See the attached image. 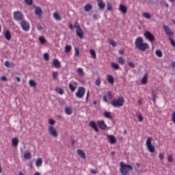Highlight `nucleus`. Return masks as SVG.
<instances>
[{"label":"nucleus","instance_id":"nucleus-1","mask_svg":"<svg viewBox=\"0 0 175 175\" xmlns=\"http://www.w3.org/2000/svg\"><path fill=\"white\" fill-rule=\"evenodd\" d=\"M135 45L138 50H140V51H146L147 49H150V45H148L147 42L144 43V40L142 37L136 38Z\"/></svg>","mask_w":175,"mask_h":175},{"label":"nucleus","instance_id":"nucleus-2","mask_svg":"<svg viewBox=\"0 0 175 175\" xmlns=\"http://www.w3.org/2000/svg\"><path fill=\"white\" fill-rule=\"evenodd\" d=\"M120 173L122 175H129V172L133 170V166L131 164H125L124 162H120Z\"/></svg>","mask_w":175,"mask_h":175},{"label":"nucleus","instance_id":"nucleus-3","mask_svg":"<svg viewBox=\"0 0 175 175\" xmlns=\"http://www.w3.org/2000/svg\"><path fill=\"white\" fill-rule=\"evenodd\" d=\"M124 97L120 96L117 99L113 100L111 105L113 106V107H121L122 106H124Z\"/></svg>","mask_w":175,"mask_h":175},{"label":"nucleus","instance_id":"nucleus-4","mask_svg":"<svg viewBox=\"0 0 175 175\" xmlns=\"http://www.w3.org/2000/svg\"><path fill=\"white\" fill-rule=\"evenodd\" d=\"M152 137H149L146 139V146L149 151V152H155V146H154L152 144Z\"/></svg>","mask_w":175,"mask_h":175},{"label":"nucleus","instance_id":"nucleus-5","mask_svg":"<svg viewBox=\"0 0 175 175\" xmlns=\"http://www.w3.org/2000/svg\"><path fill=\"white\" fill-rule=\"evenodd\" d=\"M85 94V88H84V87H79L75 94V96L77 98H78V99H82V98H84Z\"/></svg>","mask_w":175,"mask_h":175},{"label":"nucleus","instance_id":"nucleus-6","mask_svg":"<svg viewBox=\"0 0 175 175\" xmlns=\"http://www.w3.org/2000/svg\"><path fill=\"white\" fill-rule=\"evenodd\" d=\"M21 27L22 29L25 32H28V31H29V28H30L29 23L25 20L21 21Z\"/></svg>","mask_w":175,"mask_h":175},{"label":"nucleus","instance_id":"nucleus-7","mask_svg":"<svg viewBox=\"0 0 175 175\" xmlns=\"http://www.w3.org/2000/svg\"><path fill=\"white\" fill-rule=\"evenodd\" d=\"M14 18L16 21H23V20H24V14H23V12L20 11L14 12Z\"/></svg>","mask_w":175,"mask_h":175},{"label":"nucleus","instance_id":"nucleus-8","mask_svg":"<svg viewBox=\"0 0 175 175\" xmlns=\"http://www.w3.org/2000/svg\"><path fill=\"white\" fill-rule=\"evenodd\" d=\"M144 36L146 39L149 40V42H150L151 43H152V42H155V36H154V34L152 33L150 31H146L144 33Z\"/></svg>","mask_w":175,"mask_h":175},{"label":"nucleus","instance_id":"nucleus-9","mask_svg":"<svg viewBox=\"0 0 175 175\" xmlns=\"http://www.w3.org/2000/svg\"><path fill=\"white\" fill-rule=\"evenodd\" d=\"M48 131L51 136H53V137H58V132H57V129H55L54 126H49L48 127Z\"/></svg>","mask_w":175,"mask_h":175},{"label":"nucleus","instance_id":"nucleus-10","mask_svg":"<svg viewBox=\"0 0 175 175\" xmlns=\"http://www.w3.org/2000/svg\"><path fill=\"white\" fill-rule=\"evenodd\" d=\"M75 28H77L76 32L77 36L81 38V39H83V38H84V33L83 32V30H81V28H80V25H77V26H76V24H75Z\"/></svg>","mask_w":175,"mask_h":175},{"label":"nucleus","instance_id":"nucleus-11","mask_svg":"<svg viewBox=\"0 0 175 175\" xmlns=\"http://www.w3.org/2000/svg\"><path fill=\"white\" fill-rule=\"evenodd\" d=\"M97 124L102 131H105L107 128V125H106L105 120L97 121Z\"/></svg>","mask_w":175,"mask_h":175},{"label":"nucleus","instance_id":"nucleus-12","mask_svg":"<svg viewBox=\"0 0 175 175\" xmlns=\"http://www.w3.org/2000/svg\"><path fill=\"white\" fill-rule=\"evenodd\" d=\"M107 139H109V143L111 144H115V143H117V139H116V137L113 135H107Z\"/></svg>","mask_w":175,"mask_h":175},{"label":"nucleus","instance_id":"nucleus-13","mask_svg":"<svg viewBox=\"0 0 175 175\" xmlns=\"http://www.w3.org/2000/svg\"><path fill=\"white\" fill-rule=\"evenodd\" d=\"M35 14L38 17H42V15L43 14V11L42 10V8L36 7Z\"/></svg>","mask_w":175,"mask_h":175},{"label":"nucleus","instance_id":"nucleus-14","mask_svg":"<svg viewBox=\"0 0 175 175\" xmlns=\"http://www.w3.org/2000/svg\"><path fill=\"white\" fill-rule=\"evenodd\" d=\"M163 28L167 36H172V35H173V33H172V31H170V28H169V27L164 25L163 26Z\"/></svg>","mask_w":175,"mask_h":175},{"label":"nucleus","instance_id":"nucleus-15","mask_svg":"<svg viewBox=\"0 0 175 175\" xmlns=\"http://www.w3.org/2000/svg\"><path fill=\"white\" fill-rule=\"evenodd\" d=\"M97 2H98V6L99 9H100L101 10H105L106 4L103 3V0H97Z\"/></svg>","mask_w":175,"mask_h":175},{"label":"nucleus","instance_id":"nucleus-16","mask_svg":"<svg viewBox=\"0 0 175 175\" xmlns=\"http://www.w3.org/2000/svg\"><path fill=\"white\" fill-rule=\"evenodd\" d=\"M52 65L53 66H54V68H58L61 66V62H59V60H58L57 59H53Z\"/></svg>","mask_w":175,"mask_h":175},{"label":"nucleus","instance_id":"nucleus-17","mask_svg":"<svg viewBox=\"0 0 175 175\" xmlns=\"http://www.w3.org/2000/svg\"><path fill=\"white\" fill-rule=\"evenodd\" d=\"M90 125L91 126V128H92L95 132H99V130L98 129V126H96V123H95L94 121H90Z\"/></svg>","mask_w":175,"mask_h":175},{"label":"nucleus","instance_id":"nucleus-18","mask_svg":"<svg viewBox=\"0 0 175 175\" xmlns=\"http://www.w3.org/2000/svg\"><path fill=\"white\" fill-rule=\"evenodd\" d=\"M119 10L123 13V14H126V12L128 11V9L126 8V6L120 4L119 6Z\"/></svg>","mask_w":175,"mask_h":175},{"label":"nucleus","instance_id":"nucleus-19","mask_svg":"<svg viewBox=\"0 0 175 175\" xmlns=\"http://www.w3.org/2000/svg\"><path fill=\"white\" fill-rule=\"evenodd\" d=\"M77 154L78 155H79V157H81V158H82L83 159H85V153L84 152V151H83V150L79 149L77 150Z\"/></svg>","mask_w":175,"mask_h":175},{"label":"nucleus","instance_id":"nucleus-20","mask_svg":"<svg viewBox=\"0 0 175 175\" xmlns=\"http://www.w3.org/2000/svg\"><path fill=\"white\" fill-rule=\"evenodd\" d=\"M53 18H55V20H56V21H61V20H62L61 15H59L58 12L53 13Z\"/></svg>","mask_w":175,"mask_h":175},{"label":"nucleus","instance_id":"nucleus-21","mask_svg":"<svg viewBox=\"0 0 175 175\" xmlns=\"http://www.w3.org/2000/svg\"><path fill=\"white\" fill-rule=\"evenodd\" d=\"M148 80V75L147 74H145L141 80L142 84H144V85L147 84Z\"/></svg>","mask_w":175,"mask_h":175},{"label":"nucleus","instance_id":"nucleus-22","mask_svg":"<svg viewBox=\"0 0 175 175\" xmlns=\"http://www.w3.org/2000/svg\"><path fill=\"white\" fill-rule=\"evenodd\" d=\"M84 9L85 12H91V10H92V5H91V3H87L84 6Z\"/></svg>","mask_w":175,"mask_h":175},{"label":"nucleus","instance_id":"nucleus-23","mask_svg":"<svg viewBox=\"0 0 175 175\" xmlns=\"http://www.w3.org/2000/svg\"><path fill=\"white\" fill-rule=\"evenodd\" d=\"M5 38L7 40H10V39H12V34H10V31H9V30L5 31Z\"/></svg>","mask_w":175,"mask_h":175},{"label":"nucleus","instance_id":"nucleus-24","mask_svg":"<svg viewBox=\"0 0 175 175\" xmlns=\"http://www.w3.org/2000/svg\"><path fill=\"white\" fill-rule=\"evenodd\" d=\"M65 113L66 114H67V116H70L71 114L73 113V110L70 107H66Z\"/></svg>","mask_w":175,"mask_h":175},{"label":"nucleus","instance_id":"nucleus-25","mask_svg":"<svg viewBox=\"0 0 175 175\" xmlns=\"http://www.w3.org/2000/svg\"><path fill=\"white\" fill-rule=\"evenodd\" d=\"M24 158L25 159H31V158H32V154L30 153V152H25Z\"/></svg>","mask_w":175,"mask_h":175},{"label":"nucleus","instance_id":"nucleus-26","mask_svg":"<svg viewBox=\"0 0 175 175\" xmlns=\"http://www.w3.org/2000/svg\"><path fill=\"white\" fill-rule=\"evenodd\" d=\"M107 79L110 84H114V77L111 75H107Z\"/></svg>","mask_w":175,"mask_h":175},{"label":"nucleus","instance_id":"nucleus-27","mask_svg":"<svg viewBox=\"0 0 175 175\" xmlns=\"http://www.w3.org/2000/svg\"><path fill=\"white\" fill-rule=\"evenodd\" d=\"M12 146L14 147H17L18 146V138H13L12 139Z\"/></svg>","mask_w":175,"mask_h":175},{"label":"nucleus","instance_id":"nucleus-28","mask_svg":"<svg viewBox=\"0 0 175 175\" xmlns=\"http://www.w3.org/2000/svg\"><path fill=\"white\" fill-rule=\"evenodd\" d=\"M55 92L57 93V94H59V95H64V89L61 88H58L57 87L55 88Z\"/></svg>","mask_w":175,"mask_h":175},{"label":"nucleus","instance_id":"nucleus-29","mask_svg":"<svg viewBox=\"0 0 175 175\" xmlns=\"http://www.w3.org/2000/svg\"><path fill=\"white\" fill-rule=\"evenodd\" d=\"M77 73L79 76L83 77L84 76V70H83L82 68H77Z\"/></svg>","mask_w":175,"mask_h":175},{"label":"nucleus","instance_id":"nucleus-30","mask_svg":"<svg viewBox=\"0 0 175 175\" xmlns=\"http://www.w3.org/2000/svg\"><path fill=\"white\" fill-rule=\"evenodd\" d=\"M29 84L30 87H32L33 88H35V87H36V85H37L36 81H35V80H33V79H31L29 81Z\"/></svg>","mask_w":175,"mask_h":175},{"label":"nucleus","instance_id":"nucleus-31","mask_svg":"<svg viewBox=\"0 0 175 175\" xmlns=\"http://www.w3.org/2000/svg\"><path fill=\"white\" fill-rule=\"evenodd\" d=\"M42 162H43V161L42 160V158L37 159L36 162V165L37 167H40V166H42Z\"/></svg>","mask_w":175,"mask_h":175},{"label":"nucleus","instance_id":"nucleus-32","mask_svg":"<svg viewBox=\"0 0 175 175\" xmlns=\"http://www.w3.org/2000/svg\"><path fill=\"white\" fill-rule=\"evenodd\" d=\"M104 116L105 117V118H109V120H111L113 118V116H111V113L108 111H105L104 113Z\"/></svg>","mask_w":175,"mask_h":175},{"label":"nucleus","instance_id":"nucleus-33","mask_svg":"<svg viewBox=\"0 0 175 175\" xmlns=\"http://www.w3.org/2000/svg\"><path fill=\"white\" fill-rule=\"evenodd\" d=\"M142 16L145 18H147L148 20H150L151 18V14L148 12H144L142 14Z\"/></svg>","mask_w":175,"mask_h":175},{"label":"nucleus","instance_id":"nucleus-34","mask_svg":"<svg viewBox=\"0 0 175 175\" xmlns=\"http://www.w3.org/2000/svg\"><path fill=\"white\" fill-rule=\"evenodd\" d=\"M118 61L121 65H124V64L126 62L125 59H124L122 57H118Z\"/></svg>","mask_w":175,"mask_h":175},{"label":"nucleus","instance_id":"nucleus-35","mask_svg":"<svg viewBox=\"0 0 175 175\" xmlns=\"http://www.w3.org/2000/svg\"><path fill=\"white\" fill-rule=\"evenodd\" d=\"M111 66L115 69V70H118V69H120V65L114 62L111 63Z\"/></svg>","mask_w":175,"mask_h":175},{"label":"nucleus","instance_id":"nucleus-36","mask_svg":"<svg viewBox=\"0 0 175 175\" xmlns=\"http://www.w3.org/2000/svg\"><path fill=\"white\" fill-rule=\"evenodd\" d=\"M69 88L72 92H75L76 91V86L73 85V83H69Z\"/></svg>","mask_w":175,"mask_h":175},{"label":"nucleus","instance_id":"nucleus-37","mask_svg":"<svg viewBox=\"0 0 175 175\" xmlns=\"http://www.w3.org/2000/svg\"><path fill=\"white\" fill-rule=\"evenodd\" d=\"M91 55L92 56V58L95 59L96 58V52H95V50L91 49L90 51Z\"/></svg>","mask_w":175,"mask_h":175},{"label":"nucleus","instance_id":"nucleus-38","mask_svg":"<svg viewBox=\"0 0 175 175\" xmlns=\"http://www.w3.org/2000/svg\"><path fill=\"white\" fill-rule=\"evenodd\" d=\"M52 77L53 80H57V77H58V72L53 71L52 72Z\"/></svg>","mask_w":175,"mask_h":175},{"label":"nucleus","instance_id":"nucleus-39","mask_svg":"<svg viewBox=\"0 0 175 175\" xmlns=\"http://www.w3.org/2000/svg\"><path fill=\"white\" fill-rule=\"evenodd\" d=\"M155 53H156V55H157V57H159V58L162 57V55H163V54H162V51H161V50H157L156 52H155Z\"/></svg>","mask_w":175,"mask_h":175},{"label":"nucleus","instance_id":"nucleus-40","mask_svg":"<svg viewBox=\"0 0 175 175\" xmlns=\"http://www.w3.org/2000/svg\"><path fill=\"white\" fill-rule=\"evenodd\" d=\"M161 6H165V8H169V3H167V2H166V1H165V0H163L161 2Z\"/></svg>","mask_w":175,"mask_h":175},{"label":"nucleus","instance_id":"nucleus-41","mask_svg":"<svg viewBox=\"0 0 175 175\" xmlns=\"http://www.w3.org/2000/svg\"><path fill=\"white\" fill-rule=\"evenodd\" d=\"M70 50H72V46L66 45L65 49V53H70Z\"/></svg>","mask_w":175,"mask_h":175},{"label":"nucleus","instance_id":"nucleus-42","mask_svg":"<svg viewBox=\"0 0 175 175\" xmlns=\"http://www.w3.org/2000/svg\"><path fill=\"white\" fill-rule=\"evenodd\" d=\"M109 44H111V46H112L113 47H116L117 46V43L113 40H111L109 41Z\"/></svg>","mask_w":175,"mask_h":175},{"label":"nucleus","instance_id":"nucleus-43","mask_svg":"<svg viewBox=\"0 0 175 175\" xmlns=\"http://www.w3.org/2000/svg\"><path fill=\"white\" fill-rule=\"evenodd\" d=\"M75 57H79V55H80V51H79V48L76 47L75 49Z\"/></svg>","mask_w":175,"mask_h":175},{"label":"nucleus","instance_id":"nucleus-44","mask_svg":"<svg viewBox=\"0 0 175 175\" xmlns=\"http://www.w3.org/2000/svg\"><path fill=\"white\" fill-rule=\"evenodd\" d=\"M44 58L45 61H49V59H50V55H49V53H44Z\"/></svg>","mask_w":175,"mask_h":175},{"label":"nucleus","instance_id":"nucleus-45","mask_svg":"<svg viewBox=\"0 0 175 175\" xmlns=\"http://www.w3.org/2000/svg\"><path fill=\"white\" fill-rule=\"evenodd\" d=\"M25 2L27 3V5H33V0H25Z\"/></svg>","mask_w":175,"mask_h":175},{"label":"nucleus","instance_id":"nucleus-46","mask_svg":"<svg viewBox=\"0 0 175 175\" xmlns=\"http://www.w3.org/2000/svg\"><path fill=\"white\" fill-rule=\"evenodd\" d=\"M39 40L42 44L46 43V39H44V37H40Z\"/></svg>","mask_w":175,"mask_h":175},{"label":"nucleus","instance_id":"nucleus-47","mask_svg":"<svg viewBox=\"0 0 175 175\" xmlns=\"http://www.w3.org/2000/svg\"><path fill=\"white\" fill-rule=\"evenodd\" d=\"M107 10H109V12H111V10H113V7L111 6V4L110 3H109L107 4Z\"/></svg>","mask_w":175,"mask_h":175},{"label":"nucleus","instance_id":"nucleus-48","mask_svg":"<svg viewBox=\"0 0 175 175\" xmlns=\"http://www.w3.org/2000/svg\"><path fill=\"white\" fill-rule=\"evenodd\" d=\"M96 85H100V78H97V79L96 80Z\"/></svg>","mask_w":175,"mask_h":175},{"label":"nucleus","instance_id":"nucleus-49","mask_svg":"<svg viewBox=\"0 0 175 175\" xmlns=\"http://www.w3.org/2000/svg\"><path fill=\"white\" fill-rule=\"evenodd\" d=\"M169 39H170V44H172V46H173L174 47H175V42H174V40H173V38H170Z\"/></svg>","mask_w":175,"mask_h":175},{"label":"nucleus","instance_id":"nucleus-50","mask_svg":"<svg viewBox=\"0 0 175 175\" xmlns=\"http://www.w3.org/2000/svg\"><path fill=\"white\" fill-rule=\"evenodd\" d=\"M107 94L109 99H113V93L111 92H108Z\"/></svg>","mask_w":175,"mask_h":175},{"label":"nucleus","instance_id":"nucleus-51","mask_svg":"<svg viewBox=\"0 0 175 175\" xmlns=\"http://www.w3.org/2000/svg\"><path fill=\"white\" fill-rule=\"evenodd\" d=\"M143 116H142V114H139L138 115V121H139V122H142L143 121Z\"/></svg>","mask_w":175,"mask_h":175},{"label":"nucleus","instance_id":"nucleus-52","mask_svg":"<svg viewBox=\"0 0 175 175\" xmlns=\"http://www.w3.org/2000/svg\"><path fill=\"white\" fill-rule=\"evenodd\" d=\"M129 66H130V68H135V64L133 62H129Z\"/></svg>","mask_w":175,"mask_h":175},{"label":"nucleus","instance_id":"nucleus-53","mask_svg":"<svg viewBox=\"0 0 175 175\" xmlns=\"http://www.w3.org/2000/svg\"><path fill=\"white\" fill-rule=\"evenodd\" d=\"M49 124L50 125H55V120L53 119H49Z\"/></svg>","mask_w":175,"mask_h":175},{"label":"nucleus","instance_id":"nucleus-54","mask_svg":"<svg viewBox=\"0 0 175 175\" xmlns=\"http://www.w3.org/2000/svg\"><path fill=\"white\" fill-rule=\"evenodd\" d=\"M4 65L7 66V68H10V62H9V61H5Z\"/></svg>","mask_w":175,"mask_h":175},{"label":"nucleus","instance_id":"nucleus-55","mask_svg":"<svg viewBox=\"0 0 175 175\" xmlns=\"http://www.w3.org/2000/svg\"><path fill=\"white\" fill-rule=\"evenodd\" d=\"M172 121L174 124H175V112H174L172 114Z\"/></svg>","mask_w":175,"mask_h":175},{"label":"nucleus","instance_id":"nucleus-56","mask_svg":"<svg viewBox=\"0 0 175 175\" xmlns=\"http://www.w3.org/2000/svg\"><path fill=\"white\" fill-rule=\"evenodd\" d=\"M164 157L165 156L163 155V153H160L159 154V159H161V161H162V159H163Z\"/></svg>","mask_w":175,"mask_h":175},{"label":"nucleus","instance_id":"nucleus-57","mask_svg":"<svg viewBox=\"0 0 175 175\" xmlns=\"http://www.w3.org/2000/svg\"><path fill=\"white\" fill-rule=\"evenodd\" d=\"M89 98H90V90H88V91L87 92V96H86V98H85L86 102H88Z\"/></svg>","mask_w":175,"mask_h":175},{"label":"nucleus","instance_id":"nucleus-58","mask_svg":"<svg viewBox=\"0 0 175 175\" xmlns=\"http://www.w3.org/2000/svg\"><path fill=\"white\" fill-rule=\"evenodd\" d=\"M103 100L104 102H105L106 103H109V100H107V96L105 95L103 96Z\"/></svg>","mask_w":175,"mask_h":175},{"label":"nucleus","instance_id":"nucleus-59","mask_svg":"<svg viewBox=\"0 0 175 175\" xmlns=\"http://www.w3.org/2000/svg\"><path fill=\"white\" fill-rule=\"evenodd\" d=\"M168 161H169V162H173V156L170 155L168 157Z\"/></svg>","mask_w":175,"mask_h":175},{"label":"nucleus","instance_id":"nucleus-60","mask_svg":"<svg viewBox=\"0 0 175 175\" xmlns=\"http://www.w3.org/2000/svg\"><path fill=\"white\" fill-rule=\"evenodd\" d=\"M1 80H2V81H8V79L5 76L1 77Z\"/></svg>","mask_w":175,"mask_h":175},{"label":"nucleus","instance_id":"nucleus-61","mask_svg":"<svg viewBox=\"0 0 175 175\" xmlns=\"http://www.w3.org/2000/svg\"><path fill=\"white\" fill-rule=\"evenodd\" d=\"M37 29L38 31H42V29H43V27L42 26H40V25H38L37 26Z\"/></svg>","mask_w":175,"mask_h":175},{"label":"nucleus","instance_id":"nucleus-62","mask_svg":"<svg viewBox=\"0 0 175 175\" xmlns=\"http://www.w3.org/2000/svg\"><path fill=\"white\" fill-rule=\"evenodd\" d=\"M16 81H18V83H20L21 81V79L19 77H16Z\"/></svg>","mask_w":175,"mask_h":175},{"label":"nucleus","instance_id":"nucleus-63","mask_svg":"<svg viewBox=\"0 0 175 175\" xmlns=\"http://www.w3.org/2000/svg\"><path fill=\"white\" fill-rule=\"evenodd\" d=\"M90 173H92L93 174H96V170H91Z\"/></svg>","mask_w":175,"mask_h":175},{"label":"nucleus","instance_id":"nucleus-64","mask_svg":"<svg viewBox=\"0 0 175 175\" xmlns=\"http://www.w3.org/2000/svg\"><path fill=\"white\" fill-rule=\"evenodd\" d=\"M171 66H172V68H175V62H173L171 64Z\"/></svg>","mask_w":175,"mask_h":175}]
</instances>
